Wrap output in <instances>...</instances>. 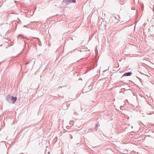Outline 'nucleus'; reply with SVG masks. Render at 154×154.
<instances>
[{"mask_svg":"<svg viewBox=\"0 0 154 154\" xmlns=\"http://www.w3.org/2000/svg\"><path fill=\"white\" fill-rule=\"evenodd\" d=\"M76 2V0H71V2H72V3H75Z\"/></svg>","mask_w":154,"mask_h":154,"instance_id":"6","label":"nucleus"},{"mask_svg":"<svg viewBox=\"0 0 154 154\" xmlns=\"http://www.w3.org/2000/svg\"><path fill=\"white\" fill-rule=\"evenodd\" d=\"M2 45H0V47H1V46H2Z\"/></svg>","mask_w":154,"mask_h":154,"instance_id":"11","label":"nucleus"},{"mask_svg":"<svg viewBox=\"0 0 154 154\" xmlns=\"http://www.w3.org/2000/svg\"><path fill=\"white\" fill-rule=\"evenodd\" d=\"M30 62H31V61H29V62H28L26 63V64H28Z\"/></svg>","mask_w":154,"mask_h":154,"instance_id":"7","label":"nucleus"},{"mask_svg":"<svg viewBox=\"0 0 154 154\" xmlns=\"http://www.w3.org/2000/svg\"><path fill=\"white\" fill-rule=\"evenodd\" d=\"M120 18V17L119 15H117V17H116L115 18H116L117 19H118V20H119V19Z\"/></svg>","mask_w":154,"mask_h":154,"instance_id":"5","label":"nucleus"},{"mask_svg":"<svg viewBox=\"0 0 154 154\" xmlns=\"http://www.w3.org/2000/svg\"><path fill=\"white\" fill-rule=\"evenodd\" d=\"M26 26H27V25H25V26H24V27H26Z\"/></svg>","mask_w":154,"mask_h":154,"instance_id":"10","label":"nucleus"},{"mask_svg":"<svg viewBox=\"0 0 154 154\" xmlns=\"http://www.w3.org/2000/svg\"><path fill=\"white\" fill-rule=\"evenodd\" d=\"M37 38V39L38 40H39V41H40V40H39V38Z\"/></svg>","mask_w":154,"mask_h":154,"instance_id":"8","label":"nucleus"},{"mask_svg":"<svg viewBox=\"0 0 154 154\" xmlns=\"http://www.w3.org/2000/svg\"><path fill=\"white\" fill-rule=\"evenodd\" d=\"M20 154H24V153H20Z\"/></svg>","mask_w":154,"mask_h":154,"instance_id":"9","label":"nucleus"},{"mask_svg":"<svg viewBox=\"0 0 154 154\" xmlns=\"http://www.w3.org/2000/svg\"><path fill=\"white\" fill-rule=\"evenodd\" d=\"M17 100V98L10 95H8L7 97L6 100L10 103L12 104L15 103Z\"/></svg>","mask_w":154,"mask_h":154,"instance_id":"1","label":"nucleus"},{"mask_svg":"<svg viewBox=\"0 0 154 154\" xmlns=\"http://www.w3.org/2000/svg\"><path fill=\"white\" fill-rule=\"evenodd\" d=\"M98 125H95V129L96 130H97V129H98Z\"/></svg>","mask_w":154,"mask_h":154,"instance_id":"4","label":"nucleus"},{"mask_svg":"<svg viewBox=\"0 0 154 154\" xmlns=\"http://www.w3.org/2000/svg\"><path fill=\"white\" fill-rule=\"evenodd\" d=\"M132 74V72H126L123 75H122V77L125 76H130Z\"/></svg>","mask_w":154,"mask_h":154,"instance_id":"2","label":"nucleus"},{"mask_svg":"<svg viewBox=\"0 0 154 154\" xmlns=\"http://www.w3.org/2000/svg\"><path fill=\"white\" fill-rule=\"evenodd\" d=\"M63 2L65 3H69L71 2V0H63Z\"/></svg>","mask_w":154,"mask_h":154,"instance_id":"3","label":"nucleus"}]
</instances>
